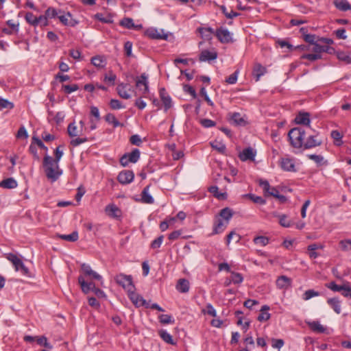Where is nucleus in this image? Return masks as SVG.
Segmentation results:
<instances>
[{
	"instance_id": "nucleus-1",
	"label": "nucleus",
	"mask_w": 351,
	"mask_h": 351,
	"mask_svg": "<svg viewBox=\"0 0 351 351\" xmlns=\"http://www.w3.org/2000/svg\"><path fill=\"white\" fill-rule=\"evenodd\" d=\"M306 133L302 128H292L288 133L291 145L295 148L309 149L320 146L323 143L318 132H314V134H310L305 140Z\"/></svg>"
},
{
	"instance_id": "nucleus-2",
	"label": "nucleus",
	"mask_w": 351,
	"mask_h": 351,
	"mask_svg": "<svg viewBox=\"0 0 351 351\" xmlns=\"http://www.w3.org/2000/svg\"><path fill=\"white\" fill-rule=\"evenodd\" d=\"M77 280L83 293L86 294L92 291L97 297L106 298L105 293L99 288L96 287L95 284L92 281H85L83 276H79Z\"/></svg>"
},
{
	"instance_id": "nucleus-3",
	"label": "nucleus",
	"mask_w": 351,
	"mask_h": 351,
	"mask_svg": "<svg viewBox=\"0 0 351 351\" xmlns=\"http://www.w3.org/2000/svg\"><path fill=\"white\" fill-rule=\"evenodd\" d=\"M6 258L12 263L16 271H20L23 275L26 276H30L28 268L24 265L22 260L19 258L16 254L10 253L7 254Z\"/></svg>"
},
{
	"instance_id": "nucleus-4",
	"label": "nucleus",
	"mask_w": 351,
	"mask_h": 351,
	"mask_svg": "<svg viewBox=\"0 0 351 351\" xmlns=\"http://www.w3.org/2000/svg\"><path fill=\"white\" fill-rule=\"evenodd\" d=\"M115 282L121 286L127 292L132 289H136L133 283L132 277L130 275H125L124 274H117L114 277Z\"/></svg>"
},
{
	"instance_id": "nucleus-5",
	"label": "nucleus",
	"mask_w": 351,
	"mask_h": 351,
	"mask_svg": "<svg viewBox=\"0 0 351 351\" xmlns=\"http://www.w3.org/2000/svg\"><path fill=\"white\" fill-rule=\"evenodd\" d=\"M81 270L82 274L80 275L79 276H83L85 281L88 282V280H95L102 282L101 276L93 270L89 265L86 263H82L81 265Z\"/></svg>"
},
{
	"instance_id": "nucleus-6",
	"label": "nucleus",
	"mask_w": 351,
	"mask_h": 351,
	"mask_svg": "<svg viewBox=\"0 0 351 351\" xmlns=\"http://www.w3.org/2000/svg\"><path fill=\"white\" fill-rule=\"evenodd\" d=\"M141 152L138 149H134L130 153H125L120 158V164L126 167L130 162L136 163L140 158Z\"/></svg>"
},
{
	"instance_id": "nucleus-7",
	"label": "nucleus",
	"mask_w": 351,
	"mask_h": 351,
	"mask_svg": "<svg viewBox=\"0 0 351 351\" xmlns=\"http://www.w3.org/2000/svg\"><path fill=\"white\" fill-rule=\"evenodd\" d=\"M136 87L141 91L143 95L149 93L148 75L146 73H142L140 76L135 78Z\"/></svg>"
},
{
	"instance_id": "nucleus-8",
	"label": "nucleus",
	"mask_w": 351,
	"mask_h": 351,
	"mask_svg": "<svg viewBox=\"0 0 351 351\" xmlns=\"http://www.w3.org/2000/svg\"><path fill=\"white\" fill-rule=\"evenodd\" d=\"M128 295L130 300L136 306H145L149 307V304L146 300L139 294L135 292V289H132L128 292Z\"/></svg>"
},
{
	"instance_id": "nucleus-9",
	"label": "nucleus",
	"mask_w": 351,
	"mask_h": 351,
	"mask_svg": "<svg viewBox=\"0 0 351 351\" xmlns=\"http://www.w3.org/2000/svg\"><path fill=\"white\" fill-rule=\"evenodd\" d=\"M215 36L221 43L232 42V34L226 28L220 27L217 29Z\"/></svg>"
},
{
	"instance_id": "nucleus-10",
	"label": "nucleus",
	"mask_w": 351,
	"mask_h": 351,
	"mask_svg": "<svg viewBox=\"0 0 351 351\" xmlns=\"http://www.w3.org/2000/svg\"><path fill=\"white\" fill-rule=\"evenodd\" d=\"M259 185L263 188L265 195H270L274 197L279 194L278 190L276 187L271 186L267 180H260Z\"/></svg>"
},
{
	"instance_id": "nucleus-11",
	"label": "nucleus",
	"mask_w": 351,
	"mask_h": 351,
	"mask_svg": "<svg viewBox=\"0 0 351 351\" xmlns=\"http://www.w3.org/2000/svg\"><path fill=\"white\" fill-rule=\"evenodd\" d=\"M134 178V173L132 170L121 171L118 176V181L122 184H128L131 183Z\"/></svg>"
},
{
	"instance_id": "nucleus-12",
	"label": "nucleus",
	"mask_w": 351,
	"mask_h": 351,
	"mask_svg": "<svg viewBox=\"0 0 351 351\" xmlns=\"http://www.w3.org/2000/svg\"><path fill=\"white\" fill-rule=\"evenodd\" d=\"M145 34L147 37L156 40H167V34H166L162 29L158 30L156 28H149L146 30Z\"/></svg>"
},
{
	"instance_id": "nucleus-13",
	"label": "nucleus",
	"mask_w": 351,
	"mask_h": 351,
	"mask_svg": "<svg viewBox=\"0 0 351 351\" xmlns=\"http://www.w3.org/2000/svg\"><path fill=\"white\" fill-rule=\"evenodd\" d=\"M228 225V223L227 221H223L221 218H218L215 216L211 235L219 234L222 233L225 230Z\"/></svg>"
},
{
	"instance_id": "nucleus-14",
	"label": "nucleus",
	"mask_w": 351,
	"mask_h": 351,
	"mask_svg": "<svg viewBox=\"0 0 351 351\" xmlns=\"http://www.w3.org/2000/svg\"><path fill=\"white\" fill-rule=\"evenodd\" d=\"M160 98L163 104L165 111L167 112L172 107V100L165 88L159 90Z\"/></svg>"
},
{
	"instance_id": "nucleus-15",
	"label": "nucleus",
	"mask_w": 351,
	"mask_h": 351,
	"mask_svg": "<svg viewBox=\"0 0 351 351\" xmlns=\"http://www.w3.org/2000/svg\"><path fill=\"white\" fill-rule=\"evenodd\" d=\"M58 19L60 23L65 26L75 27L78 24V21L73 19V16L69 12H67L63 15H60Z\"/></svg>"
},
{
	"instance_id": "nucleus-16",
	"label": "nucleus",
	"mask_w": 351,
	"mask_h": 351,
	"mask_svg": "<svg viewBox=\"0 0 351 351\" xmlns=\"http://www.w3.org/2000/svg\"><path fill=\"white\" fill-rule=\"evenodd\" d=\"M280 166L284 171L295 172V163L293 159L289 158H282L280 162Z\"/></svg>"
},
{
	"instance_id": "nucleus-17",
	"label": "nucleus",
	"mask_w": 351,
	"mask_h": 351,
	"mask_svg": "<svg viewBox=\"0 0 351 351\" xmlns=\"http://www.w3.org/2000/svg\"><path fill=\"white\" fill-rule=\"evenodd\" d=\"M217 58V53L215 50L210 51L208 49L202 50L199 56V60L200 62H209L214 60Z\"/></svg>"
},
{
	"instance_id": "nucleus-18",
	"label": "nucleus",
	"mask_w": 351,
	"mask_h": 351,
	"mask_svg": "<svg viewBox=\"0 0 351 351\" xmlns=\"http://www.w3.org/2000/svg\"><path fill=\"white\" fill-rule=\"evenodd\" d=\"M267 72V69L261 64L256 62L253 67L252 75L255 78L256 82L259 81L261 76L264 75Z\"/></svg>"
},
{
	"instance_id": "nucleus-19",
	"label": "nucleus",
	"mask_w": 351,
	"mask_h": 351,
	"mask_svg": "<svg viewBox=\"0 0 351 351\" xmlns=\"http://www.w3.org/2000/svg\"><path fill=\"white\" fill-rule=\"evenodd\" d=\"M297 124L304 125L310 128V114L308 112H299L295 119Z\"/></svg>"
},
{
	"instance_id": "nucleus-20",
	"label": "nucleus",
	"mask_w": 351,
	"mask_h": 351,
	"mask_svg": "<svg viewBox=\"0 0 351 351\" xmlns=\"http://www.w3.org/2000/svg\"><path fill=\"white\" fill-rule=\"evenodd\" d=\"M105 212L112 218H119L121 215V211L114 204L107 205L105 208Z\"/></svg>"
},
{
	"instance_id": "nucleus-21",
	"label": "nucleus",
	"mask_w": 351,
	"mask_h": 351,
	"mask_svg": "<svg viewBox=\"0 0 351 351\" xmlns=\"http://www.w3.org/2000/svg\"><path fill=\"white\" fill-rule=\"evenodd\" d=\"M58 163L59 162L53 160V157L46 154L43 161V167L44 168V171H47L49 170V169H50L54 167L58 169V166H59Z\"/></svg>"
},
{
	"instance_id": "nucleus-22",
	"label": "nucleus",
	"mask_w": 351,
	"mask_h": 351,
	"mask_svg": "<svg viewBox=\"0 0 351 351\" xmlns=\"http://www.w3.org/2000/svg\"><path fill=\"white\" fill-rule=\"evenodd\" d=\"M45 173L46 177L49 180H50L51 182H55L59 178L62 171L60 169L59 166H58V169H56V167L51 168L50 169H49V170L45 171Z\"/></svg>"
},
{
	"instance_id": "nucleus-23",
	"label": "nucleus",
	"mask_w": 351,
	"mask_h": 351,
	"mask_svg": "<svg viewBox=\"0 0 351 351\" xmlns=\"http://www.w3.org/2000/svg\"><path fill=\"white\" fill-rule=\"evenodd\" d=\"M90 62L97 69H103L106 66L107 60L104 56L97 55L91 58Z\"/></svg>"
},
{
	"instance_id": "nucleus-24",
	"label": "nucleus",
	"mask_w": 351,
	"mask_h": 351,
	"mask_svg": "<svg viewBox=\"0 0 351 351\" xmlns=\"http://www.w3.org/2000/svg\"><path fill=\"white\" fill-rule=\"evenodd\" d=\"M197 32L205 40H210L213 38V35H215L214 29L211 27H199Z\"/></svg>"
},
{
	"instance_id": "nucleus-25",
	"label": "nucleus",
	"mask_w": 351,
	"mask_h": 351,
	"mask_svg": "<svg viewBox=\"0 0 351 351\" xmlns=\"http://www.w3.org/2000/svg\"><path fill=\"white\" fill-rule=\"evenodd\" d=\"M233 214L234 213L231 208L229 207H226L221 209L218 215H216V217L221 218L223 221H227L228 223H229V221L232 217Z\"/></svg>"
},
{
	"instance_id": "nucleus-26",
	"label": "nucleus",
	"mask_w": 351,
	"mask_h": 351,
	"mask_svg": "<svg viewBox=\"0 0 351 351\" xmlns=\"http://www.w3.org/2000/svg\"><path fill=\"white\" fill-rule=\"evenodd\" d=\"M255 157V153L253 149L251 147L245 148L239 154V158L242 161H246L247 160H254Z\"/></svg>"
},
{
	"instance_id": "nucleus-27",
	"label": "nucleus",
	"mask_w": 351,
	"mask_h": 351,
	"mask_svg": "<svg viewBox=\"0 0 351 351\" xmlns=\"http://www.w3.org/2000/svg\"><path fill=\"white\" fill-rule=\"evenodd\" d=\"M8 27H3L2 32L5 34L11 35L19 32V24L12 22V20L7 21Z\"/></svg>"
},
{
	"instance_id": "nucleus-28",
	"label": "nucleus",
	"mask_w": 351,
	"mask_h": 351,
	"mask_svg": "<svg viewBox=\"0 0 351 351\" xmlns=\"http://www.w3.org/2000/svg\"><path fill=\"white\" fill-rule=\"evenodd\" d=\"M335 8L342 12L351 10V5L347 0H333Z\"/></svg>"
},
{
	"instance_id": "nucleus-29",
	"label": "nucleus",
	"mask_w": 351,
	"mask_h": 351,
	"mask_svg": "<svg viewBox=\"0 0 351 351\" xmlns=\"http://www.w3.org/2000/svg\"><path fill=\"white\" fill-rule=\"evenodd\" d=\"M291 285V278L286 276H280L276 280V286L279 289H287Z\"/></svg>"
},
{
	"instance_id": "nucleus-30",
	"label": "nucleus",
	"mask_w": 351,
	"mask_h": 351,
	"mask_svg": "<svg viewBox=\"0 0 351 351\" xmlns=\"http://www.w3.org/2000/svg\"><path fill=\"white\" fill-rule=\"evenodd\" d=\"M269 308H270L269 306L267 305H263L261 307V308L260 310V313L257 317V319L259 322H265V321H267L270 319L271 315L268 312Z\"/></svg>"
},
{
	"instance_id": "nucleus-31",
	"label": "nucleus",
	"mask_w": 351,
	"mask_h": 351,
	"mask_svg": "<svg viewBox=\"0 0 351 351\" xmlns=\"http://www.w3.org/2000/svg\"><path fill=\"white\" fill-rule=\"evenodd\" d=\"M177 290L180 293H187L189 291V282L185 278L178 280L176 285Z\"/></svg>"
},
{
	"instance_id": "nucleus-32",
	"label": "nucleus",
	"mask_w": 351,
	"mask_h": 351,
	"mask_svg": "<svg viewBox=\"0 0 351 351\" xmlns=\"http://www.w3.org/2000/svg\"><path fill=\"white\" fill-rule=\"evenodd\" d=\"M313 51L319 54H321L322 52H326L329 54H332L335 53V50L333 47L329 46H322L319 44H316L313 48Z\"/></svg>"
},
{
	"instance_id": "nucleus-33",
	"label": "nucleus",
	"mask_w": 351,
	"mask_h": 351,
	"mask_svg": "<svg viewBox=\"0 0 351 351\" xmlns=\"http://www.w3.org/2000/svg\"><path fill=\"white\" fill-rule=\"evenodd\" d=\"M327 303L330 306V307L334 310V311L340 314L341 312V302L337 298H329L327 300Z\"/></svg>"
},
{
	"instance_id": "nucleus-34",
	"label": "nucleus",
	"mask_w": 351,
	"mask_h": 351,
	"mask_svg": "<svg viewBox=\"0 0 351 351\" xmlns=\"http://www.w3.org/2000/svg\"><path fill=\"white\" fill-rule=\"evenodd\" d=\"M17 185V182L13 178L4 179L0 182V186L3 189H15Z\"/></svg>"
},
{
	"instance_id": "nucleus-35",
	"label": "nucleus",
	"mask_w": 351,
	"mask_h": 351,
	"mask_svg": "<svg viewBox=\"0 0 351 351\" xmlns=\"http://www.w3.org/2000/svg\"><path fill=\"white\" fill-rule=\"evenodd\" d=\"M127 84H119L117 87L118 95L123 99H128L131 97L130 94L127 90Z\"/></svg>"
},
{
	"instance_id": "nucleus-36",
	"label": "nucleus",
	"mask_w": 351,
	"mask_h": 351,
	"mask_svg": "<svg viewBox=\"0 0 351 351\" xmlns=\"http://www.w3.org/2000/svg\"><path fill=\"white\" fill-rule=\"evenodd\" d=\"M149 186H147L144 188L141 193V199L143 203L145 204H153L154 200L153 197L149 194Z\"/></svg>"
},
{
	"instance_id": "nucleus-37",
	"label": "nucleus",
	"mask_w": 351,
	"mask_h": 351,
	"mask_svg": "<svg viewBox=\"0 0 351 351\" xmlns=\"http://www.w3.org/2000/svg\"><path fill=\"white\" fill-rule=\"evenodd\" d=\"M208 191L213 195L214 197L218 199H225L227 197L226 193L219 192V189L217 186H211L208 188Z\"/></svg>"
},
{
	"instance_id": "nucleus-38",
	"label": "nucleus",
	"mask_w": 351,
	"mask_h": 351,
	"mask_svg": "<svg viewBox=\"0 0 351 351\" xmlns=\"http://www.w3.org/2000/svg\"><path fill=\"white\" fill-rule=\"evenodd\" d=\"M120 25L121 26H123L128 29H136L138 27H141V25H135L133 21V19L131 18H124L123 19L121 22Z\"/></svg>"
},
{
	"instance_id": "nucleus-39",
	"label": "nucleus",
	"mask_w": 351,
	"mask_h": 351,
	"mask_svg": "<svg viewBox=\"0 0 351 351\" xmlns=\"http://www.w3.org/2000/svg\"><path fill=\"white\" fill-rule=\"evenodd\" d=\"M159 336L160 338L166 343L171 344V345H175L176 342L173 341L172 336L168 333L165 330H160L158 332Z\"/></svg>"
},
{
	"instance_id": "nucleus-40",
	"label": "nucleus",
	"mask_w": 351,
	"mask_h": 351,
	"mask_svg": "<svg viewBox=\"0 0 351 351\" xmlns=\"http://www.w3.org/2000/svg\"><path fill=\"white\" fill-rule=\"evenodd\" d=\"M105 121L109 124H112L114 128H117L119 126H123V124L121 123L116 118V117L112 113H108L105 116Z\"/></svg>"
},
{
	"instance_id": "nucleus-41",
	"label": "nucleus",
	"mask_w": 351,
	"mask_h": 351,
	"mask_svg": "<svg viewBox=\"0 0 351 351\" xmlns=\"http://www.w3.org/2000/svg\"><path fill=\"white\" fill-rule=\"evenodd\" d=\"M94 19L107 24L113 23L114 21L111 14L104 16L101 13H97L94 15Z\"/></svg>"
},
{
	"instance_id": "nucleus-42",
	"label": "nucleus",
	"mask_w": 351,
	"mask_h": 351,
	"mask_svg": "<svg viewBox=\"0 0 351 351\" xmlns=\"http://www.w3.org/2000/svg\"><path fill=\"white\" fill-rule=\"evenodd\" d=\"M309 327L313 331L319 332V333H324L326 330V328L320 324V323L317 321H313L311 322L308 323Z\"/></svg>"
},
{
	"instance_id": "nucleus-43",
	"label": "nucleus",
	"mask_w": 351,
	"mask_h": 351,
	"mask_svg": "<svg viewBox=\"0 0 351 351\" xmlns=\"http://www.w3.org/2000/svg\"><path fill=\"white\" fill-rule=\"evenodd\" d=\"M330 136L333 138L335 145L340 146L343 144V135L338 130H332Z\"/></svg>"
},
{
	"instance_id": "nucleus-44",
	"label": "nucleus",
	"mask_w": 351,
	"mask_h": 351,
	"mask_svg": "<svg viewBox=\"0 0 351 351\" xmlns=\"http://www.w3.org/2000/svg\"><path fill=\"white\" fill-rule=\"evenodd\" d=\"M25 19L28 24L34 27L38 26V17L34 16L32 12H27L25 16Z\"/></svg>"
},
{
	"instance_id": "nucleus-45",
	"label": "nucleus",
	"mask_w": 351,
	"mask_h": 351,
	"mask_svg": "<svg viewBox=\"0 0 351 351\" xmlns=\"http://www.w3.org/2000/svg\"><path fill=\"white\" fill-rule=\"evenodd\" d=\"M307 157L313 160L317 165H326L327 161L324 160V157L322 155L317 154H309Z\"/></svg>"
},
{
	"instance_id": "nucleus-46",
	"label": "nucleus",
	"mask_w": 351,
	"mask_h": 351,
	"mask_svg": "<svg viewBox=\"0 0 351 351\" xmlns=\"http://www.w3.org/2000/svg\"><path fill=\"white\" fill-rule=\"evenodd\" d=\"M58 237L64 241L75 242L78 239L79 237L77 232L74 231L69 234H58Z\"/></svg>"
},
{
	"instance_id": "nucleus-47",
	"label": "nucleus",
	"mask_w": 351,
	"mask_h": 351,
	"mask_svg": "<svg viewBox=\"0 0 351 351\" xmlns=\"http://www.w3.org/2000/svg\"><path fill=\"white\" fill-rule=\"evenodd\" d=\"M231 120L237 125H245L246 124L245 121L243 119L241 114L239 112L232 113V114L231 115Z\"/></svg>"
},
{
	"instance_id": "nucleus-48",
	"label": "nucleus",
	"mask_w": 351,
	"mask_h": 351,
	"mask_svg": "<svg viewBox=\"0 0 351 351\" xmlns=\"http://www.w3.org/2000/svg\"><path fill=\"white\" fill-rule=\"evenodd\" d=\"M210 145L213 149L217 150L220 154H225L226 147L223 143L219 142L217 141H215L210 143Z\"/></svg>"
},
{
	"instance_id": "nucleus-49",
	"label": "nucleus",
	"mask_w": 351,
	"mask_h": 351,
	"mask_svg": "<svg viewBox=\"0 0 351 351\" xmlns=\"http://www.w3.org/2000/svg\"><path fill=\"white\" fill-rule=\"evenodd\" d=\"M337 57L340 61L344 62L346 64H351V56L347 53L338 51L337 53Z\"/></svg>"
},
{
	"instance_id": "nucleus-50",
	"label": "nucleus",
	"mask_w": 351,
	"mask_h": 351,
	"mask_svg": "<svg viewBox=\"0 0 351 351\" xmlns=\"http://www.w3.org/2000/svg\"><path fill=\"white\" fill-rule=\"evenodd\" d=\"M280 224L285 228H289L292 226V222L288 219L286 215H280L278 216Z\"/></svg>"
},
{
	"instance_id": "nucleus-51",
	"label": "nucleus",
	"mask_w": 351,
	"mask_h": 351,
	"mask_svg": "<svg viewBox=\"0 0 351 351\" xmlns=\"http://www.w3.org/2000/svg\"><path fill=\"white\" fill-rule=\"evenodd\" d=\"M253 241L256 245H260L261 246H265L269 243V238L264 236H258L254 237Z\"/></svg>"
},
{
	"instance_id": "nucleus-52",
	"label": "nucleus",
	"mask_w": 351,
	"mask_h": 351,
	"mask_svg": "<svg viewBox=\"0 0 351 351\" xmlns=\"http://www.w3.org/2000/svg\"><path fill=\"white\" fill-rule=\"evenodd\" d=\"M62 89L63 90V91L65 93L70 94L74 91L77 90L79 89V86L76 84H71V85L63 84L62 86Z\"/></svg>"
},
{
	"instance_id": "nucleus-53",
	"label": "nucleus",
	"mask_w": 351,
	"mask_h": 351,
	"mask_svg": "<svg viewBox=\"0 0 351 351\" xmlns=\"http://www.w3.org/2000/svg\"><path fill=\"white\" fill-rule=\"evenodd\" d=\"M322 58V55L317 53H305L301 56V59H307L311 62L319 60Z\"/></svg>"
},
{
	"instance_id": "nucleus-54",
	"label": "nucleus",
	"mask_w": 351,
	"mask_h": 351,
	"mask_svg": "<svg viewBox=\"0 0 351 351\" xmlns=\"http://www.w3.org/2000/svg\"><path fill=\"white\" fill-rule=\"evenodd\" d=\"M339 247L343 251L351 250V239H343L339 241Z\"/></svg>"
},
{
	"instance_id": "nucleus-55",
	"label": "nucleus",
	"mask_w": 351,
	"mask_h": 351,
	"mask_svg": "<svg viewBox=\"0 0 351 351\" xmlns=\"http://www.w3.org/2000/svg\"><path fill=\"white\" fill-rule=\"evenodd\" d=\"M243 280V278L241 274L234 271L231 272V281L234 284H241Z\"/></svg>"
},
{
	"instance_id": "nucleus-56",
	"label": "nucleus",
	"mask_w": 351,
	"mask_h": 351,
	"mask_svg": "<svg viewBox=\"0 0 351 351\" xmlns=\"http://www.w3.org/2000/svg\"><path fill=\"white\" fill-rule=\"evenodd\" d=\"M45 14L47 16L48 19H55L57 17L58 14L56 9L53 7H49L45 11Z\"/></svg>"
},
{
	"instance_id": "nucleus-57",
	"label": "nucleus",
	"mask_w": 351,
	"mask_h": 351,
	"mask_svg": "<svg viewBox=\"0 0 351 351\" xmlns=\"http://www.w3.org/2000/svg\"><path fill=\"white\" fill-rule=\"evenodd\" d=\"M319 295V293L317 291H315L313 289H308L304 292L303 294V300H308L313 297L318 296Z\"/></svg>"
},
{
	"instance_id": "nucleus-58",
	"label": "nucleus",
	"mask_w": 351,
	"mask_h": 351,
	"mask_svg": "<svg viewBox=\"0 0 351 351\" xmlns=\"http://www.w3.org/2000/svg\"><path fill=\"white\" fill-rule=\"evenodd\" d=\"M326 287L335 292H340L344 289V285H338L333 281L327 284Z\"/></svg>"
},
{
	"instance_id": "nucleus-59",
	"label": "nucleus",
	"mask_w": 351,
	"mask_h": 351,
	"mask_svg": "<svg viewBox=\"0 0 351 351\" xmlns=\"http://www.w3.org/2000/svg\"><path fill=\"white\" fill-rule=\"evenodd\" d=\"M68 134L70 137H75L78 135L77 127L75 123H71L67 128Z\"/></svg>"
},
{
	"instance_id": "nucleus-60",
	"label": "nucleus",
	"mask_w": 351,
	"mask_h": 351,
	"mask_svg": "<svg viewBox=\"0 0 351 351\" xmlns=\"http://www.w3.org/2000/svg\"><path fill=\"white\" fill-rule=\"evenodd\" d=\"M160 322L163 324H169L174 323V319L169 315H161L159 316Z\"/></svg>"
},
{
	"instance_id": "nucleus-61",
	"label": "nucleus",
	"mask_w": 351,
	"mask_h": 351,
	"mask_svg": "<svg viewBox=\"0 0 351 351\" xmlns=\"http://www.w3.org/2000/svg\"><path fill=\"white\" fill-rule=\"evenodd\" d=\"M37 343L40 346H44L48 349H51L52 346L48 343L47 339L45 336H41L37 338Z\"/></svg>"
},
{
	"instance_id": "nucleus-62",
	"label": "nucleus",
	"mask_w": 351,
	"mask_h": 351,
	"mask_svg": "<svg viewBox=\"0 0 351 351\" xmlns=\"http://www.w3.org/2000/svg\"><path fill=\"white\" fill-rule=\"evenodd\" d=\"M109 105L112 110H118L124 108L121 101L115 99H112L110 101Z\"/></svg>"
},
{
	"instance_id": "nucleus-63",
	"label": "nucleus",
	"mask_w": 351,
	"mask_h": 351,
	"mask_svg": "<svg viewBox=\"0 0 351 351\" xmlns=\"http://www.w3.org/2000/svg\"><path fill=\"white\" fill-rule=\"evenodd\" d=\"M164 236L160 235L157 239H154L150 245L151 248L152 249H158L160 247L162 241H163Z\"/></svg>"
},
{
	"instance_id": "nucleus-64",
	"label": "nucleus",
	"mask_w": 351,
	"mask_h": 351,
	"mask_svg": "<svg viewBox=\"0 0 351 351\" xmlns=\"http://www.w3.org/2000/svg\"><path fill=\"white\" fill-rule=\"evenodd\" d=\"M239 73V71L236 70L232 74H231L228 78H226V82L229 84H234L237 81Z\"/></svg>"
}]
</instances>
